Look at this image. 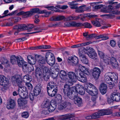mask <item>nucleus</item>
I'll use <instances>...</instances> for the list:
<instances>
[{
  "label": "nucleus",
  "mask_w": 120,
  "mask_h": 120,
  "mask_svg": "<svg viewBox=\"0 0 120 120\" xmlns=\"http://www.w3.org/2000/svg\"><path fill=\"white\" fill-rule=\"evenodd\" d=\"M98 55L105 62H106L107 61L109 62L108 61L110 58L108 56L105 55L104 53L103 52L99 50L98 51Z\"/></svg>",
  "instance_id": "obj_15"
},
{
  "label": "nucleus",
  "mask_w": 120,
  "mask_h": 120,
  "mask_svg": "<svg viewBox=\"0 0 120 120\" xmlns=\"http://www.w3.org/2000/svg\"><path fill=\"white\" fill-rule=\"evenodd\" d=\"M57 104L55 101H51V105L48 108L47 110L50 112L53 111L56 108Z\"/></svg>",
  "instance_id": "obj_17"
},
{
  "label": "nucleus",
  "mask_w": 120,
  "mask_h": 120,
  "mask_svg": "<svg viewBox=\"0 0 120 120\" xmlns=\"http://www.w3.org/2000/svg\"><path fill=\"white\" fill-rule=\"evenodd\" d=\"M63 91L69 92L70 91L71 93H73L74 92H77L80 94L83 95L85 93V89L83 87L79 85H78L76 87L75 86L71 87L70 86L67 84H65L64 86V88L63 89Z\"/></svg>",
  "instance_id": "obj_2"
},
{
  "label": "nucleus",
  "mask_w": 120,
  "mask_h": 120,
  "mask_svg": "<svg viewBox=\"0 0 120 120\" xmlns=\"http://www.w3.org/2000/svg\"><path fill=\"white\" fill-rule=\"evenodd\" d=\"M27 12H24L23 11H21L17 13V15L18 16L23 15L24 18L27 17L29 16L27 14Z\"/></svg>",
  "instance_id": "obj_46"
},
{
  "label": "nucleus",
  "mask_w": 120,
  "mask_h": 120,
  "mask_svg": "<svg viewBox=\"0 0 120 120\" xmlns=\"http://www.w3.org/2000/svg\"><path fill=\"white\" fill-rule=\"evenodd\" d=\"M26 26L23 28V30H27L28 31L30 32L31 31L32 29L34 27V25L33 24H30L27 25L23 24Z\"/></svg>",
  "instance_id": "obj_31"
},
{
  "label": "nucleus",
  "mask_w": 120,
  "mask_h": 120,
  "mask_svg": "<svg viewBox=\"0 0 120 120\" xmlns=\"http://www.w3.org/2000/svg\"><path fill=\"white\" fill-rule=\"evenodd\" d=\"M85 91L92 96H96L98 94V91L97 88L93 84L89 83L85 86Z\"/></svg>",
  "instance_id": "obj_4"
},
{
  "label": "nucleus",
  "mask_w": 120,
  "mask_h": 120,
  "mask_svg": "<svg viewBox=\"0 0 120 120\" xmlns=\"http://www.w3.org/2000/svg\"><path fill=\"white\" fill-rule=\"evenodd\" d=\"M102 38V40H107L109 38V37L106 36L105 34H101L98 36L96 38L97 39Z\"/></svg>",
  "instance_id": "obj_39"
},
{
  "label": "nucleus",
  "mask_w": 120,
  "mask_h": 120,
  "mask_svg": "<svg viewBox=\"0 0 120 120\" xmlns=\"http://www.w3.org/2000/svg\"><path fill=\"white\" fill-rule=\"evenodd\" d=\"M78 67L79 68L78 69L84 75V74L87 75H88L90 74L88 69L86 68L85 66H83L81 64H79L78 65Z\"/></svg>",
  "instance_id": "obj_16"
},
{
  "label": "nucleus",
  "mask_w": 120,
  "mask_h": 120,
  "mask_svg": "<svg viewBox=\"0 0 120 120\" xmlns=\"http://www.w3.org/2000/svg\"><path fill=\"white\" fill-rule=\"evenodd\" d=\"M50 71L55 72V71L59 72V69L57 65L54 64L51 67Z\"/></svg>",
  "instance_id": "obj_36"
},
{
  "label": "nucleus",
  "mask_w": 120,
  "mask_h": 120,
  "mask_svg": "<svg viewBox=\"0 0 120 120\" xmlns=\"http://www.w3.org/2000/svg\"><path fill=\"white\" fill-rule=\"evenodd\" d=\"M85 6H86L84 5L80 6L78 8L77 7L76 10H75L76 12H83L85 10Z\"/></svg>",
  "instance_id": "obj_35"
},
{
  "label": "nucleus",
  "mask_w": 120,
  "mask_h": 120,
  "mask_svg": "<svg viewBox=\"0 0 120 120\" xmlns=\"http://www.w3.org/2000/svg\"><path fill=\"white\" fill-rule=\"evenodd\" d=\"M63 91L64 95L68 96L69 98L72 100H74V103L78 107H80L83 105V101L82 99L78 96V94L77 92H74L73 93H71L70 91L69 92Z\"/></svg>",
  "instance_id": "obj_3"
},
{
  "label": "nucleus",
  "mask_w": 120,
  "mask_h": 120,
  "mask_svg": "<svg viewBox=\"0 0 120 120\" xmlns=\"http://www.w3.org/2000/svg\"><path fill=\"white\" fill-rule=\"evenodd\" d=\"M69 78L72 82L75 81V79H77L80 82H84L87 81V78L78 69H76L75 73L73 72H70L68 74Z\"/></svg>",
  "instance_id": "obj_1"
},
{
  "label": "nucleus",
  "mask_w": 120,
  "mask_h": 120,
  "mask_svg": "<svg viewBox=\"0 0 120 120\" xmlns=\"http://www.w3.org/2000/svg\"><path fill=\"white\" fill-rule=\"evenodd\" d=\"M113 9V7L112 6L109 5L108 7H107V13L111 12Z\"/></svg>",
  "instance_id": "obj_63"
},
{
  "label": "nucleus",
  "mask_w": 120,
  "mask_h": 120,
  "mask_svg": "<svg viewBox=\"0 0 120 120\" xmlns=\"http://www.w3.org/2000/svg\"><path fill=\"white\" fill-rule=\"evenodd\" d=\"M12 81L13 82L19 86L21 85L22 80L20 77L13 76L12 78Z\"/></svg>",
  "instance_id": "obj_14"
},
{
  "label": "nucleus",
  "mask_w": 120,
  "mask_h": 120,
  "mask_svg": "<svg viewBox=\"0 0 120 120\" xmlns=\"http://www.w3.org/2000/svg\"><path fill=\"white\" fill-rule=\"evenodd\" d=\"M56 98L59 102H61L62 99V97L61 95L60 94H57Z\"/></svg>",
  "instance_id": "obj_62"
},
{
  "label": "nucleus",
  "mask_w": 120,
  "mask_h": 120,
  "mask_svg": "<svg viewBox=\"0 0 120 120\" xmlns=\"http://www.w3.org/2000/svg\"><path fill=\"white\" fill-rule=\"evenodd\" d=\"M51 11L48 12L46 10H40L38 13L39 14H43L45 13L46 15L50 14L51 13Z\"/></svg>",
  "instance_id": "obj_54"
},
{
  "label": "nucleus",
  "mask_w": 120,
  "mask_h": 120,
  "mask_svg": "<svg viewBox=\"0 0 120 120\" xmlns=\"http://www.w3.org/2000/svg\"><path fill=\"white\" fill-rule=\"evenodd\" d=\"M107 81V83L109 85V89H112L114 86L115 85L114 83L113 82H109L108 81Z\"/></svg>",
  "instance_id": "obj_51"
},
{
  "label": "nucleus",
  "mask_w": 120,
  "mask_h": 120,
  "mask_svg": "<svg viewBox=\"0 0 120 120\" xmlns=\"http://www.w3.org/2000/svg\"><path fill=\"white\" fill-rule=\"evenodd\" d=\"M54 55L52 53L50 52H47L45 55V59L47 60L48 58L50 57L51 58H54Z\"/></svg>",
  "instance_id": "obj_43"
},
{
  "label": "nucleus",
  "mask_w": 120,
  "mask_h": 120,
  "mask_svg": "<svg viewBox=\"0 0 120 120\" xmlns=\"http://www.w3.org/2000/svg\"><path fill=\"white\" fill-rule=\"evenodd\" d=\"M51 102L48 99H45L44 101L43 102L41 105V107L42 108H48L51 105Z\"/></svg>",
  "instance_id": "obj_25"
},
{
  "label": "nucleus",
  "mask_w": 120,
  "mask_h": 120,
  "mask_svg": "<svg viewBox=\"0 0 120 120\" xmlns=\"http://www.w3.org/2000/svg\"><path fill=\"white\" fill-rule=\"evenodd\" d=\"M59 76L60 78L62 80L66 81H67L68 79L67 78L66 72L64 71L61 70L60 71L59 73Z\"/></svg>",
  "instance_id": "obj_18"
},
{
  "label": "nucleus",
  "mask_w": 120,
  "mask_h": 120,
  "mask_svg": "<svg viewBox=\"0 0 120 120\" xmlns=\"http://www.w3.org/2000/svg\"><path fill=\"white\" fill-rule=\"evenodd\" d=\"M85 53L86 52L90 58L93 59L96 61H98V58L97 53L93 48H90L89 49L85 48Z\"/></svg>",
  "instance_id": "obj_6"
},
{
  "label": "nucleus",
  "mask_w": 120,
  "mask_h": 120,
  "mask_svg": "<svg viewBox=\"0 0 120 120\" xmlns=\"http://www.w3.org/2000/svg\"><path fill=\"white\" fill-rule=\"evenodd\" d=\"M58 89L47 90L49 96L52 97L55 95L56 94Z\"/></svg>",
  "instance_id": "obj_26"
},
{
  "label": "nucleus",
  "mask_w": 120,
  "mask_h": 120,
  "mask_svg": "<svg viewBox=\"0 0 120 120\" xmlns=\"http://www.w3.org/2000/svg\"><path fill=\"white\" fill-rule=\"evenodd\" d=\"M30 76H29V75H27L24 76L23 78V80L24 81H28L30 82L31 80Z\"/></svg>",
  "instance_id": "obj_44"
},
{
  "label": "nucleus",
  "mask_w": 120,
  "mask_h": 120,
  "mask_svg": "<svg viewBox=\"0 0 120 120\" xmlns=\"http://www.w3.org/2000/svg\"><path fill=\"white\" fill-rule=\"evenodd\" d=\"M50 69L49 70V68L46 67H44L43 69V74H49V73H50Z\"/></svg>",
  "instance_id": "obj_47"
},
{
  "label": "nucleus",
  "mask_w": 120,
  "mask_h": 120,
  "mask_svg": "<svg viewBox=\"0 0 120 120\" xmlns=\"http://www.w3.org/2000/svg\"><path fill=\"white\" fill-rule=\"evenodd\" d=\"M111 98L112 100L116 102L120 100V93H118L113 92L111 95Z\"/></svg>",
  "instance_id": "obj_13"
},
{
  "label": "nucleus",
  "mask_w": 120,
  "mask_h": 120,
  "mask_svg": "<svg viewBox=\"0 0 120 120\" xmlns=\"http://www.w3.org/2000/svg\"><path fill=\"white\" fill-rule=\"evenodd\" d=\"M110 74L109 72L107 73H106L105 75V80L106 82H107V81H108L109 82H111L112 79L110 76H109V75H108Z\"/></svg>",
  "instance_id": "obj_41"
},
{
  "label": "nucleus",
  "mask_w": 120,
  "mask_h": 120,
  "mask_svg": "<svg viewBox=\"0 0 120 120\" xmlns=\"http://www.w3.org/2000/svg\"><path fill=\"white\" fill-rule=\"evenodd\" d=\"M98 115L97 112L92 114L93 119H94L99 118L100 117Z\"/></svg>",
  "instance_id": "obj_59"
},
{
  "label": "nucleus",
  "mask_w": 120,
  "mask_h": 120,
  "mask_svg": "<svg viewBox=\"0 0 120 120\" xmlns=\"http://www.w3.org/2000/svg\"><path fill=\"white\" fill-rule=\"evenodd\" d=\"M110 74L108 75L109 76H110L111 78V79L112 81H111L112 82H114V81H116L118 79V75L117 74H116L115 73H112L110 72H109Z\"/></svg>",
  "instance_id": "obj_30"
},
{
  "label": "nucleus",
  "mask_w": 120,
  "mask_h": 120,
  "mask_svg": "<svg viewBox=\"0 0 120 120\" xmlns=\"http://www.w3.org/2000/svg\"><path fill=\"white\" fill-rule=\"evenodd\" d=\"M36 75L37 76H39L40 78L42 76V73L41 70L39 67H37L36 69Z\"/></svg>",
  "instance_id": "obj_33"
},
{
  "label": "nucleus",
  "mask_w": 120,
  "mask_h": 120,
  "mask_svg": "<svg viewBox=\"0 0 120 120\" xmlns=\"http://www.w3.org/2000/svg\"><path fill=\"white\" fill-rule=\"evenodd\" d=\"M60 24V22H56L55 24H53L52 23H51L49 26V27H54L58 26Z\"/></svg>",
  "instance_id": "obj_56"
},
{
  "label": "nucleus",
  "mask_w": 120,
  "mask_h": 120,
  "mask_svg": "<svg viewBox=\"0 0 120 120\" xmlns=\"http://www.w3.org/2000/svg\"><path fill=\"white\" fill-rule=\"evenodd\" d=\"M67 105H71V102L70 101H66L63 103H62L58 106V108L59 110H62L64 109Z\"/></svg>",
  "instance_id": "obj_23"
},
{
  "label": "nucleus",
  "mask_w": 120,
  "mask_h": 120,
  "mask_svg": "<svg viewBox=\"0 0 120 120\" xmlns=\"http://www.w3.org/2000/svg\"><path fill=\"white\" fill-rule=\"evenodd\" d=\"M59 72L54 71H50V74L51 75V76L54 79L57 77Z\"/></svg>",
  "instance_id": "obj_40"
},
{
  "label": "nucleus",
  "mask_w": 120,
  "mask_h": 120,
  "mask_svg": "<svg viewBox=\"0 0 120 120\" xmlns=\"http://www.w3.org/2000/svg\"><path fill=\"white\" fill-rule=\"evenodd\" d=\"M97 36L96 34H93L88 35V36L86 37V39L87 40L92 39L93 38H95L96 39V38Z\"/></svg>",
  "instance_id": "obj_42"
},
{
  "label": "nucleus",
  "mask_w": 120,
  "mask_h": 120,
  "mask_svg": "<svg viewBox=\"0 0 120 120\" xmlns=\"http://www.w3.org/2000/svg\"><path fill=\"white\" fill-rule=\"evenodd\" d=\"M18 105L20 109H23L26 107L27 101L22 98L19 99L17 100Z\"/></svg>",
  "instance_id": "obj_9"
},
{
  "label": "nucleus",
  "mask_w": 120,
  "mask_h": 120,
  "mask_svg": "<svg viewBox=\"0 0 120 120\" xmlns=\"http://www.w3.org/2000/svg\"><path fill=\"white\" fill-rule=\"evenodd\" d=\"M28 61L30 64H34L36 62V59H34V57L32 55H28L27 57Z\"/></svg>",
  "instance_id": "obj_27"
},
{
  "label": "nucleus",
  "mask_w": 120,
  "mask_h": 120,
  "mask_svg": "<svg viewBox=\"0 0 120 120\" xmlns=\"http://www.w3.org/2000/svg\"><path fill=\"white\" fill-rule=\"evenodd\" d=\"M8 79L4 76L0 75V84L4 86V89H7V86L8 84Z\"/></svg>",
  "instance_id": "obj_8"
},
{
  "label": "nucleus",
  "mask_w": 120,
  "mask_h": 120,
  "mask_svg": "<svg viewBox=\"0 0 120 120\" xmlns=\"http://www.w3.org/2000/svg\"><path fill=\"white\" fill-rule=\"evenodd\" d=\"M107 87L106 85L104 83H102L100 85V90L101 94H105L107 90Z\"/></svg>",
  "instance_id": "obj_20"
},
{
  "label": "nucleus",
  "mask_w": 120,
  "mask_h": 120,
  "mask_svg": "<svg viewBox=\"0 0 120 120\" xmlns=\"http://www.w3.org/2000/svg\"><path fill=\"white\" fill-rule=\"evenodd\" d=\"M85 48L82 47L79 49L78 53L79 58L82 62L85 64H87L88 63V60L86 56L84 55L85 53Z\"/></svg>",
  "instance_id": "obj_5"
},
{
  "label": "nucleus",
  "mask_w": 120,
  "mask_h": 120,
  "mask_svg": "<svg viewBox=\"0 0 120 120\" xmlns=\"http://www.w3.org/2000/svg\"><path fill=\"white\" fill-rule=\"evenodd\" d=\"M44 80L46 81H48L49 79L50 75L49 74H43Z\"/></svg>",
  "instance_id": "obj_53"
},
{
  "label": "nucleus",
  "mask_w": 120,
  "mask_h": 120,
  "mask_svg": "<svg viewBox=\"0 0 120 120\" xmlns=\"http://www.w3.org/2000/svg\"><path fill=\"white\" fill-rule=\"evenodd\" d=\"M104 109L105 115H109L112 113V112L109 109Z\"/></svg>",
  "instance_id": "obj_60"
},
{
  "label": "nucleus",
  "mask_w": 120,
  "mask_h": 120,
  "mask_svg": "<svg viewBox=\"0 0 120 120\" xmlns=\"http://www.w3.org/2000/svg\"><path fill=\"white\" fill-rule=\"evenodd\" d=\"M68 61L71 65L73 66L78 65V58L75 56L69 57Z\"/></svg>",
  "instance_id": "obj_7"
},
{
  "label": "nucleus",
  "mask_w": 120,
  "mask_h": 120,
  "mask_svg": "<svg viewBox=\"0 0 120 120\" xmlns=\"http://www.w3.org/2000/svg\"><path fill=\"white\" fill-rule=\"evenodd\" d=\"M35 57L36 60H38V63L40 65L45 64L47 62V60L44 57L38 55H36Z\"/></svg>",
  "instance_id": "obj_10"
},
{
  "label": "nucleus",
  "mask_w": 120,
  "mask_h": 120,
  "mask_svg": "<svg viewBox=\"0 0 120 120\" xmlns=\"http://www.w3.org/2000/svg\"><path fill=\"white\" fill-rule=\"evenodd\" d=\"M17 62L18 65L19 67H22L24 63H26L21 57H18Z\"/></svg>",
  "instance_id": "obj_32"
},
{
  "label": "nucleus",
  "mask_w": 120,
  "mask_h": 120,
  "mask_svg": "<svg viewBox=\"0 0 120 120\" xmlns=\"http://www.w3.org/2000/svg\"><path fill=\"white\" fill-rule=\"evenodd\" d=\"M101 71V70L99 68L97 67L94 68L92 72L94 78L96 79H97L100 76Z\"/></svg>",
  "instance_id": "obj_11"
},
{
  "label": "nucleus",
  "mask_w": 120,
  "mask_h": 120,
  "mask_svg": "<svg viewBox=\"0 0 120 120\" xmlns=\"http://www.w3.org/2000/svg\"><path fill=\"white\" fill-rule=\"evenodd\" d=\"M0 62L2 64H7L8 66H10V65L8 64V63H9L8 61V60H7L4 57L1 58V59L0 60Z\"/></svg>",
  "instance_id": "obj_37"
},
{
  "label": "nucleus",
  "mask_w": 120,
  "mask_h": 120,
  "mask_svg": "<svg viewBox=\"0 0 120 120\" xmlns=\"http://www.w3.org/2000/svg\"><path fill=\"white\" fill-rule=\"evenodd\" d=\"M117 14L118 13L117 12H115V11H113L112 13H110L109 14H107V17L108 18H114L115 17V15L114 14Z\"/></svg>",
  "instance_id": "obj_49"
},
{
  "label": "nucleus",
  "mask_w": 120,
  "mask_h": 120,
  "mask_svg": "<svg viewBox=\"0 0 120 120\" xmlns=\"http://www.w3.org/2000/svg\"><path fill=\"white\" fill-rule=\"evenodd\" d=\"M26 26L23 24L16 25L13 27V30H17L18 31H20L21 30H23V28Z\"/></svg>",
  "instance_id": "obj_28"
},
{
  "label": "nucleus",
  "mask_w": 120,
  "mask_h": 120,
  "mask_svg": "<svg viewBox=\"0 0 120 120\" xmlns=\"http://www.w3.org/2000/svg\"><path fill=\"white\" fill-rule=\"evenodd\" d=\"M18 57H16L14 55H12L11 57V63L12 64H16V61H17Z\"/></svg>",
  "instance_id": "obj_34"
},
{
  "label": "nucleus",
  "mask_w": 120,
  "mask_h": 120,
  "mask_svg": "<svg viewBox=\"0 0 120 120\" xmlns=\"http://www.w3.org/2000/svg\"><path fill=\"white\" fill-rule=\"evenodd\" d=\"M91 22L95 26L99 27L101 26L100 23L98 21H92Z\"/></svg>",
  "instance_id": "obj_48"
},
{
  "label": "nucleus",
  "mask_w": 120,
  "mask_h": 120,
  "mask_svg": "<svg viewBox=\"0 0 120 120\" xmlns=\"http://www.w3.org/2000/svg\"><path fill=\"white\" fill-rule=\"evenodd\" d=\"M110 45L112 47H114L116 45V42L114 40H111L110 42Z\"/></svg>",
  "instance_id": "obj_64"
},
{
  "label": "nucleus",
  "mask_w": 120,
  "mask_h": 120,
  "mask_svg": "<svg viewBox=\"0 0 120 120\" xmlns=\"http://www.w3.org/2000/svg\"><path fill=\"white\" fill-rule=\"evenodd\" d=\"M34 29L35 30H39L40 31H36L34 32H33L31 33H27L24 34H33L36 33H38L41 32V30H43L44 29H41V27H36L34 28Z\"/></svg>",
  "instance_id": "obj_45"
},
{
  "label": "nucleus",
  "mask_w": 120,
  "mask_h": 120,
  "mask_svg": "<svg viewBox=\"0 0 120 120\" xmlns=\"http://www.w3.org/2000/svg\"><path fill=\"white\" fill-rule=\"evenodd\" d=\"M63 19H64V21H65L73 20V16H69L66 18L64 16V18Z\"/></svg>",
  "instance_id": "obj_57"
},
{
  "label": "nucleus",
  "mask_w": 120,
  "mask_h": 120,
  "mask_svg": "<svg viewBox=\"0 0 120 120\" xmlns=\"http://www.w3.org/2000/svg\"><path fill=\"white\" fill-rule=\"evenodd\" d=\"M19 88L18 89L21 90V91L24 92H28L27 89L24 86H23L22 85H20L19 87Z\"/></svg>",
  "instance_id": "obj_50"
},
{
  "label": "nucleus",
  "mask_w": 120,
  "mask_h": 120,
  "mask_svg": "<svg viewBox=\"0 0 120 120\" xmlns=\"http://www.w3.org/2000/svg\"><path fill=\"white\" fill-rule=\"evenodd\" d=\"M64 18V16L63 15L53 16L50 18L49 20L51 21H58L63 19Z\"/></svg>",
  "instance_id": "obj_22"
},
{
  "label": "nucleus",
  "mask_w": 120,
  "mask_h": 120,
  "mask_svg": "<svg viewBox=\"0 0 120 120\" xmlns=\"http://www.w3.org/2000/svg\"><path fill=\"white\" fill-rule=\"evenodd\" d=\"M83 26H84L85 28H90L92 27V26L90 24L87 22H86L82 24Z\"/></svg>",
  "instance_id": "obj_52"
},
{
  "label": "nucleus",
  "mask_w": 120,
  "mask_h": 120,
  "mask_svg": "<svg viewBox=\"0 0 120 120\" xmlns=\"http://www.w3.org/2000/svg\"><path fill=\"white\" fill-rule=\"evenodd\" d=\"M42 86L41 84H38L34 87V95L37 96L39 95L41 91Z\"/></svg>",
  "instance_id": "obj_19"
},
{
  "label": "nucleus",
  "mask_w": 120,
  "mask_h": 120,
  "mask_svg": "<svg viewBox=\"0 0 120 120\" xmlns=\"http://www.w3.org/2000/svg\"><path fill=\"white\" fill-rule=\"evenodd\" d=\"M29 116V114L27 112H24L22 113V117L24 118H27Z\"/></svg>",
  "instance_id": "obj_55"
},
{
  "label": "nucleus",
  "mask_w": 120,
  "mask_h": 120,
  "mask_svg": "<svg viewBox=\"0 0 120 120\" xmlns=\"http://www.w3.org/2000/svg\"><path fill=\"white\" fill-rule=\"evenodd\" d=\"M55 59L54 56V58H51L50 59L47 60V62L51 66L53 65L55 63Z\"/></svg>",
  "instance_id": "obj_38"
},
{
  "label": "nucleus",
  "mask_w": 120,
  "mask_h": 120,
  "mask_svg": "<svg viewBox=\"0 0 120 120\" xmlns=\"http://www.w3.org/2000/svg\"><path fill=\"white\" fill-rule=\"evenodd\" d=\"M15 105V101L12 99H9L7 103V107L8 109H13Z\"/></svg>",
  "instance_id": "obj_12"
},
{
  "label": "nucleus",
  "mask_w": 120,
  "mask_h": 120,
  "mask_svg": "<svg viewBox=\"0 0 120 120\" xmlns=\"http://www.w3.org/2000/svg\"><path fill=\"white\" fill-rule=\"evenodd\" d=\"M40 9L38 8H35L30 9V11H27V14L28 16L32 15L33 13H38Z\"/></svg>",
  "instance_id": "obj_29"
},
{
  "label": "nucleus",
  "mask_w": 120,
  "mask_h": 120,
  "mask_svg": "<svg viewBox=\"0 0 120 120\" xmlns=\"http://www.w3.org/2000/svg\"><path fill=\"white\" fill-rule=\"evenodd\" d=\"M98 115L99 117L101 116H103L105 115L104 113V109H102L97 112Z\"/></svg>",
  "instance_id": "obj_58"
},
{
  "label": "nucleus",
  "mask_w": 120,
  "mask_h": 120,
  "mask_svg": "<svg viewBox=\"0 0 120 120\" xmlns=\"http://www.w3.org/2000/svg\"><path fill=\"white\" fill-rule=\"evenodd\" d=\"M47 90L58 89L57 86L53 81H50L48 84Z\"/></svg>",
  "instance_id": "obj_21"
},
{
  "label": "nucleus",
  "mask_w": 120,
  "mask_h": 120,
  "mask_svg": "<svg viewBox=\"0 0 120 120\" xmlns=\"http://www.w3.org/2000/svg\"><path fill=\"white\" fill-rule=\"evenodd\" d=\"M26 85L27 86L28 88L30 90H32L33 88V86L32 84L29 82H27L26 83Z\"/></svg>",
  "instance_id": "obj_61"
},
{
  "label": "nucleus",
  "mask_w": 120,
  "mask_h": 120,
  "mask_svg": "<svg viewBox=\"0 0 120 120\" xmlns=\"http://www.w3.org/2000/svg\"><path fill=\"white\" fill-rule=\"evenodd\" d=\"M23 70L28 72H31L33 71V69L29 67L28 64L26 62L22 67Z\"/></svg>",
  "instance_id": "obj_24"
}]
</instances>
